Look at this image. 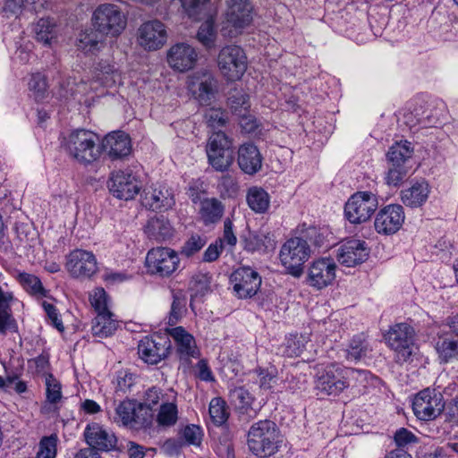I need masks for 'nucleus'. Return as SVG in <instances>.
<instances>
[{"mask_svg": "<svg viewBox=\"0 0 458 458\" xmlns=\"http://www.w3.org/2000/svg\"><path fill=\"white\" fill-rule=\"evenodd\" d=\"M330 234L326 227L310 226L303 232L304 240L308 242L310 241L315 246L321 247L327 242V237Z\"/></svg>", "mask_w": 458, "mask_h": 458, "instance_id": "obj_53", "label": "nucleus"}, {"mask_svg": "<svg viewBox=\"0 0 458 458\" xmlns=\"http://www.w3.org/2000/svg\"><path fill=\"white\" fill-rule=\"evenodd\" d=\"M181 3L190 18L199 20L209 16V0H181Z\"/></svg>", "mask_w": 458, "mask_h": 458, "instance_id": "obj_43", "label": "nucleus"}, {"mask_svg": "<svg viewBox=\"0 0 458 458\" xmlns=\"http://www.w3.org/2000/svg\"><path fill=\"white\" fill-rule=\"evenodd\" d=\"M98 137L91 131L78 129L72 131L65 139L64 147L68 155L83 165L92 164L101 155Z\"/></svg>", "mask_w": 458, "mask_h": 458, "instance_id": "obj_1", "label": "nucleus"}, {"mask_svg": "<svg viewBox=\"0 0 458 458\" xmlns=\"http://www.w3.org/2000/svg\"><path fill=\"white\" fill-rule=\"evenodd\" d=\"M145 233L149 240L162 242L174 236V229L165 216L159 215L148 219L145 226Z\"/></svg>", "mask_w": 458, "mask_h": 458, "instance_id": "obj_28", "label": "nucleus"}, {"mask_svg": "<svg viewBox=\"0 0 458 458\" xmlns=\"http://www.w3.org/2000/svg\"><path fill=\"white\" fill-rule=\"evenodd\" d=\"M84 437L89 446V448H92L97 452L114 450L117 445L115 435L96 422L87 425L84 430Z\"/></svg>", "mask_w": 458, "mask_h": 458, "instance_id": "obj_21", "label": "nucleus"}, {"mask_svg": "<svg viewBox=\"0 0 458 458\" xmlns=\"http://www.w3.org/2000/svg\"><path fill=\"white\" fill-rule=\"evenodd\" d=\"M46 386L47 400L50 403H56L59 402L62 398L61 384L52 374H48L47 376Z\"/></svg>", "mask_w": 458, "mask_h": 458, "instance_id": "obj_57", "label": "nucleus"}, {"mask_svg": "<svg viewBox=\"0 0 458 458\" xmlns=\"http://www.w3.org/2000/svg\"><path fill=\"white\" fill-rule=\"evenodd\" d=\"M89 301L97 314L110 311L108 296L103 288H96L89 295Z\"/></svg>", "mask_w": 458, "mask_h": 458, "instance_id": "obj_56", "label": "nucleus"}, {"mask_svg": "<svg viewBox=\"0 0 458 458\" xmlns=\"http://www.w3.org/2000/svg\"><path fill=\"white\" fill-rule=\"evenodd\" d=\"M58 437L55 434L43 437L38 444L36 458H55L57 453Z\"/></svg>", "mask_w": 458, "mask_h": 458, "instance_id": "obj_48", "label": "nucleus"}, {"mask_svg": "<svg viewBox=\"0 0 458 458\" xmlns=\"http://www.w3.org/2000/svg\"><path fill=\"white\" fill-rule=\"evenodd\" d=\"M311 256L309 243L302 237H292L281 247L279 259L288 274L300 277L303 266Z\"/></svg>", "mask_w": 458, "mask_h": 458, "instance_id": "obj_3", "label": "nucleus"}, {"mask_svg": "<svg viewBox=\"0 0 458 458\" xmlns=\"http://www.w3.org/2000/svg\"><path fill=\"white\" fill-rule=\"evenodd\" d=\"M335 263L332 259L322 258L314 260L308 269V284L318 290L330 285L335 278Z\"/></svg>", "mask_w": 458, "mask_h": 458, "instance_id": "obj_18", "label": "nucleus"}, {"mask_svg": "<svg viewBox=\"0 0 458 458\" xmlns=\"http://www.w3.org/2000/svg\"><path fill=\"white\" fill-rule=\"evenodd\" d=\"M216 35L214 21L211 18H208L200 25L197 33V38L203 46L211 48L215 45Z\"/></svg>", "mask_w": 458, "mask_h": 458, "instance_id": "obj_49", "label": "nucleus"}, {"mask_svg": "<svg viewBox=\"0 0 458 458\" xmlns=\"http://www.w3.org/2000/svg\"><path fill=\"white\" fill-rule=\"evenodd\" d=\"M405 219L403 208L399 204H390L378 211L374 226L377 233L392 235L402 227Z\"/></svg>", "mask_w": 458, "mask_h": 458, "instance_id": "obj_17", "label": "nucleus"}, {"mask_svg": "<svg viewBox=\"0 0 458 458\" xmlns=\"http://www.w3.org/2000/svg\"><path fill=\"white\" fill-rule=\"evenodd\" d=\"M305 338L293 335L286 340L285 354L289 357L300 356L305 349Z\"/></svg>", "mask_w": 458, "mask_h": 458, "instance_id": "obj_60", "label": "nucleus"}, {"mask_svg": "<svg viewBox=\"0 0 458 458\" xmlns=\"http://www.w3.org/2000/svg\"><path fill=\"white\" fill-rule=\"evenodd\" d=\"M118 328V321L111 311L97 314L92 320L93 335L106 338L112 335Z\"/></svg>", "mask_w": 458, "mask_h": 458, "instance_id": "obj_31", "label": "nucleus"}, {"mask_svg": "<svg viewBox=\"0 0 458 458\" xmlns=\"http://www.w3.org/2000/svg\"><path fill=\"white\" fill-rule=\"evenodd\" d=\"M231 398L238 409H241L244 411L250 410L254 415L256 414V411L251 409V404L254 401V398L250 393L243 386L235 387L233 390H232Z\"/></svg>", "mask_w": 458, "mask_h": 458, "instance_id": "obj_47", "label": "nucleus"}, {"mask_svg": "<svg viewBox=\"0 0 458 458\" xmlns=\"http://www.w3.org/2000/svg\"><path fill=\"white\" fill-rule=\"evenodd\" d=\"M101 34L95 29L81 30L77 38V47L84 52H94L101 43Z\"/></svg>", "mask_w": 458, "mask_h": 458, "instance_id": "obj_39", "label": "nucleus"}, {"mask_svg": "<svg viewBox=\"0 0 458 458\" xmlns=\"http://www.w3.org/2000/svg\"><path fill=\"white\" fill-rule=\"evenodd\" d=\"M197 60L195 48L186 43L174 44L167 51V63L175 71H189L195 66Z\"/></svg>", "mask_w": 458, "mask_h": 458, "instance_id": "obj_24", "label": "nucleus"}, {"mask_svg": "<svg viewBox=\"0 0 458 458\" xmlns=\"http://www.w3.org/2000/svg\"><path fill=\"white\" fill-rule=\"evenodd\" d=\"M415 331L408 323L392 326L385 338L387 345L394 352L396 362L407 361L412 354Z\"/></svg>", "mask_w": 458, "mask_h": 458, "instance_id": "obj_8", "label": "nucleus"}, {"mask_svg": "<svg viewBox=\"0 0 458 458\" xmlns=\"http://www.w3.org/2000/svg\"><path fill=\"white\" fill-rule=\"evenodd\" d=\"M206 152L209 165L217 172L227 171L233 163L232 140L221 131L211 134Z\"/></svg>", "mask_w": 458, "mask_h": 458, "instance_id": "obj_6", "label": "nucleus"}, {"mask_svg": "<svg viewBox=\"0 0 458 458\" xmlns=\"http://www.w3.org/2000/svg\"><path fill=\"white\" fill-rule=\"evenodd\" d=\"M100 150L106 152L112 159L122 158L131 152V140L124 132H111L104 138Z\"/></svg>", "mask_w": 458, "mask_h": 458, "instance_id": "obj_26", "label": "nucleus"}, {"mask_svg": "<svg viewBox=\"0 0 458 458\" xmlns=\"http://www.w3.org/2000/svg\"><path fill=\"white\" fill-rule=\"evenodd\" d=\"M16 279L30 295L38 297L47 296V292L44 288L41 280L37 276L26 272H19L16 276Z\"/></svg>", "mask_w": 458, "mask_h": 458, "instance_id": "obj_36", "label": "nucleus"}, {"mask_svg": "<svg viewBox=\"0 0 458 458\" xmlns=\"http://www.w3.org/2000/svg\"><path fill=\"white\" fill-rule=\"evenodd\" d=\"M412 151L409 141L396 142L390 147L387 152L388 161L392 165H404L405 162L411 157Z\"/></svg>", "mask_w": 458, "mask_h": 458, "instance_id": "obj_38", "label": "nucleus"}, {"mask_svg": "<svg viewBox=\"0 0 458 458\" xmlns=\"http://www.w3.org/2000/svg\"><path fill=\"white\" fill-rule=\"evenodd\" d=\"M216 62L221 74L227 81L240 80L247 70L245 52L236 45H227L222 47L217 55Z\"/></svg>", "mask_w": 458, "mask_h": 458, "instance_id": "obj_7", "label": "nucleus"}, {"mask_svg": "<svg viewBox=\"0 0 458 458\" xmlns=\"http://www.w3.org/2000/svg\"><path fill=\"white\" fill-rule=\"evenodd\" d=\"M378 206L377 197L370 191L352 194L344 206V216L351 224L367 222Z\"/></svg>", "mask_w": 458, "mask_h": 458, "instance_id": "obj_10", "label": "nucleus"}, {"mask_svg": "<svg viewBox=\"0 0 458 458\" xmlns=\"http://www.w3.org/2000/svg\"><path fill=\"white\" fill-rule=\"evenodd\" d=\"M254 7L250 0H231L225 13L222 33L229 38L242 34L252 23Z\"/></svg>", "mask_w": 458, "mask_h": 458, "instance_id": "obj_5", "label": "nucleus"}, {"mask_svg": "<svg viewBox=\"0 0 458 458\" xmlns=\"http://www.w3.org/2000/svg\"><path fill=\"white\" fill-rule=\"evenodd\" d=\"M171 350L169 338L162 335L143 337L138 344L139 357L147 364L157 365L167 358Z\"/></svg>", "mask_w": 458, "mask_h": 458, "instance_id": "obj_14", "label": "nucleus"}, {"mask_svg": "<svg viewBox=\"0 0 458 458\" xmlns=\"http://www.w3.org/2000/svg\"><path fill=\"white\" fill-rule=\"evenodd\" d=\"M445 403L441 391L434 388H425L413 398L412 410L420 420H433L444 411Z\"/></svg>", "mask_w": 458, "mask_h": 458, "instance_id": "obj_11", "label": "nucleus"}, {"mask_svg": "<svg viewBox=\"0 0 458 458\" xmlns=\"http://www.w3.org/2000/svg\"><path fill=\"white\" fill-rule=\"evenodd\" d=\"M94 79L104 87H113L121 82V73L114 64L101 61L96 67Z\"/></svg>", "mask_w": 458, "mask_h": 458, "instance_id": "obj_33", "label": "nucleus"}, {"mask_svg": "<svg viewBox=\"0 0 458 458\" xmlns=\"http://www.w3.org/2000/svg\"><path fill=\"white\" fill-rule=\"evenodd\" d=\"M36 39L44 45H50L52 39L55 36V24L49 18L40 19L34 29Z\"/></svg>", "mask_w": 458, "mask_h": 458, "instance_id": "obj_42", "label": "nucleus"}, {"mask_svg": "<svg viewBox=\"0 0 458 458\" xmlns=\"http://www.w3.org/2000/svg\"><path fill=\"white\" fill-rule=\"evenodd\" d=\"M29 89L32 92V95L37 101L44 99L47 89L45 76L41 73L32 74L29 81Z\"/></svg>", "mask_w": 458, "mask_h": 458, "instance_id": "obj_54", "label": "nucleus"}, {"mask_svg": "<svg viewBox=\"0 0 458 458\" xmlns=\"http://www.w3.org/2000/svg\"><path fill=\"white\" fill-rule=\"evenodd\" d=\"M437 350L442 362L447 363L458 360V340L444 338L437 343Z\"/></svg>", "mask_w": 458, "mask_h": 458, "instance_id": "obj_45", "label": "nucleus"}, {"mask_svg": "<svg viewBox=\"0 0 458 458\" xmlns=\"http://www.w3.org/2000/svg\"><path fill=\"white\" fill-rule=\"evenodd\" d=\"M394 441L397 445V449H403L411 444L418 442L417 437L409 429L401 428L397 429L394 435Z\"/></svg>", "mask_w": 458, "mask_h": 458, "instance_id": "obj_61", "label": "nucleus"}, {"mask_svg": "<svg viewBox=\"0 0 458 458\" xmlns=\"http://www.w3.org/2000/svg\"><path fill=\"white\" fill-rule=\"evenodd\" d=\"M135 412V402L124 400L115 408L114 422L120 423L124 427L132 428Z\"/></svg>", "mask_w": 458, "mask_h": 458, "instance_id": "obj_41", "label": "nucleus"}, {"mask_svg": "<svg viewBox=\"0 0 458 458\" xmlns=\"http://www.w3.org/2000/svg\"><path fill=\"white\" fill-rule=\"evenodd\" d=\"M230 281L235 294L242 299L254 296L261 284L260 276L250 267H242L234 270Z\"/></svg>", "mask_w": 458, "mask_h": 458, "instance_id": "obj_16", "label": "nucleus"}, {"mask_svg": "<svg viewBox=\"0 0 458 458\" xmlns=\"http://www.w3.org/2000/svg\"><path fill=\"white\" fill-rule=\"evenodd\" d=\"M136 38L138 45L144 50H159L168 38L166 26L159 20L145 21L137 30Z\"/></svg>", "mask_w": 458, "mask_h": 458, "instance_id": "obj_13", "label": "nucleus"}, {"mask_svg": "<svg viewBox=\"0 0 458 458\" xmlns=\"http://www.w3.org/2000/svg\"><path fill=\"white\" fill-rule=\"evenodd\" d=\"M276 240L274 235L267 231L260 230L256 233H249L243 238V249L250 252H266L275 249Z\"/></svg>", "mask_w": 458, "mask_h": 458, "instance_id": "obj_29", "label": "nucleus"}, {"mask_svg": "<svg viewBox=\"0 0 458 458\" xmlns=\"http://www.w3.org/2000/svg\"><path fill=\"white\" fill-rule=\"evenodd\" d=\"M143 204L152 210H168L175 204L173 191L164 184H159L152 191H145Z\"/></svg>", "mask_w": 458, "mask_h": 458, "instance_id": "obj_27", "label": "nucleus"}, {"mask_svg": "<svg viewBox=\"0 0 458 458\" xmlns=\"http://www.w3.org/2000/svg\"><path fill=\"white\" fill-rule=\"evenodd\" d=\"M206 244V240L198 234L191 235L183 244L181 253L187 258L199 252Z\"/></svg>", "mask_w": 458, "mask_h": 458, "instance_id": "obj_59", "label": "nucleus"}, {"mask_svg": "<svg viewBox=\"0 0 458 458\" xmlns=\"http://www.w3.org/2000/svg\"><path fill=\"white\" fill-rule=\"evenodd\" d=\"M37 0H5L3 7L4 14L9 18L17 17L21 13L22 10L35 4Z\"/></svg>", "mask_w": 458, "mask_h": 458, "instance_id": "obj_55", "label": "nucleus"}, {"mask_svg": "<svg viewBox=\"0 0 458 458\" xmlns=\"http://www.w3.org/2000/svg\"><path fill=\"white\" fill-rule=\"evenodd\" d=\"M94 29L101 36L117 37L126 28L127 20L120 8L113 4H102L93 12L91 18Z\"/></svg>", "mask_w": 458, "mask_h": 458, "instance_id": "obj_4", "label": "nucleus"}, {"mask_svg": "<svg viewBox=\"0 0 458 458\" xmlns=\"http://www.w3.org/2000/svg\"><path fill=\"white\" fill-rule=\"evenodd\" d=\"M250 208L257 214L266 213L270 206V196L262 187H250L246 195Z\"/></svg>", "mask_w": 458, "mask_h": 458, "instance_id": "obj_32", "label": "nucleus"}, {"mask_svg": "<svg viewBox=\"0 0 458 458\" xmlns=\"http://www.w3.org/2000/svg\"><path fill=\"white\" fill-rule=\"evenodd\" d=\"M317 395L337 396L347 389V382L344 381V366L331 363L324 371L318 374L314 382Z\"/></svg>", "mask_w": 458, "mask_h": 458, "instance_id": "obj_12", "label": "nucleus"}, {"mask_svg": "<svg viewBox=\"0 0 458 458\" xmlns=\"http://www.w3.org/2000/svg\"><path fill=\"white\" fill-rule=\"evenodd\" d=\"M407 172L405 165H392L390 164L386 176V183L392 186H398L405 178Z\"/></svg>", "mask_w": 458, "mask_h": 458, "instance_id": "obj_62", "label": "nucleus"}, {"mask_svg": "<svg viewBox=\"0 0 458 458\" xmlns=\"http://www.w3.org/2000/svg\"><path fill=\"white\" fill-rule=\"evenodd\" d=\"M369 352H371V348L366 336L363 334H360L354 335L350 341L348 348L346 349L345 358L349 361L357 362L367 357Z\"/></svg>", "mask_w": 458, "mask_h": 458, "instance_id": "obj_35", "label": "nucleus"}, {"mask_svg": "<svg viewBox=\"0 0 458 458\" xmlns=\"http://www.w3.org/2000/svg\"><path fill=\"white\" fill-rule=\"evenodd\" d=\"M344 381L347 382V388L366 387L371 374L369 370L356 369L344 366Z\"/></svg>", "mask_w": 458, "mask_h": 458, "instance_id": "obj_40", "label": "nucleus"}, {"mask_svg": "<svg viewBox=\"0 0 458 458\" xmlns=\"http://www.w3.org/2000/svg\"><path fill=\"white\" fill-rule=\"evenodd\" d=\"M237 163L244 174L254 175L262 168L263 157L255 144L246 142L239 146Z\"/></svg>", "mask_w": 458, "mask_h": 458, "instance_id": "obj_25", "label": "nucleus"}, {"mask_svg": "<svg viewBox=\"0 0 458 458\" xmlns=\"http://www.w3.org/2000/svg\"><path fill=\"white\" fill-rule=\"evenodd\" d=\"M134 420L132 428H147L148 427L153 419L152 410L148 408L141 403H137L135 402V412L133 414Z\"/></svg>", "mask_w": 458, "mask_h": 458, "instance_id": "obj_51", "label": "nucleus"}, {"mask_svg": "<svg viewBox=\"0 0 458 458\" xmlns=\"http://www.w3.org/2000/svg\"><path fill=\"white\" fill-rule=\"evenodd\" d=\"M210 276L208 273L198 272L191 276L190 289L195 295H204L210 288Z\"/></svg>", "mask_w": 458, "mask_h": 458, "instance_id": "obj_52", "label": "nucleus"}, {"mask_svg": "<svg viewBox=\"0 0 458 458\" xmlns=\"http://www.w3.org/2000/svg\"><path fill=\"white\" fill-rule=\"evenodd\" d=\"M178 420V408L173 402H163L157 411L156 421L159 427L169 428Z\"/></svg>", "mask_w": 458, "mask_h": 458, "instance_id": "obj_37", "label": "nucleus"}, {"mask_svg": "<svg viewBox=\"0 0 458 458\" xmlns=\"http://www.w3.org/2000/svg\"><path fill=\"white\" fill-rule=\"evenodd\" d=\"M185 310V301L176 295H174L171 310L168 316V324L174 326L182 318Z\"/></svg>", "mask_w": 458, "mask_h": 458, "instance_id": "obj_63", "label": "nucleus"}, {"mask_svg": "<svg viewBox=\"0 0 458 458\" xmlns=\"http://www.w3.org/2000/svg\"><path fill=\"white\" fill-rule=\"evenodd\" d=\"M16 323L12 316L10 306L0 307V334L6 335L8 330H14Z\"/></svg>", "mask_w": 458, "mask_h": 458, "instance_id": "obj_64", "label": "nucleus"}, {"mask_svg": "<svg viewBox=\"0 0 458 458\" xmlns=\"http://www.w3.org/2000/svg\"><path fill=\"white\" fill-rule=\"evenodd\" d=\"M182 436L188 445H199L202 441L203 430L198 425L190 424L182 429Z\"/></svg>", "mask_w": 458, "mask_h": 458, "instance_id": "obj_58", "label": "nucleus"}, {"mask_svg": "<svg viewBox=\"0 0 458 458\" xmlns=\"http://www.w3.org/2000/svg\"><path fill=\"white\" fill-rule=\"evenodd\" d=\"M369 253V248L364 241L350 239L339 246L336 258L339 263L352 267L364 262Z\"/></svg>", "mask_w": 458, "mask_h": 458, "instance_id": "obj_22", "label": "nucleus"}, {"mask_svg": "<svg viewBox=\"0 0 458 458\" xmlns=\"http://www.w3.org/2000/svg\"><path fill=\"white\" fill-rule=\"evenodd\" d=\"M209 415L217 426L225 424L229 418V411L226 403L220 397L213 398L209 403Z\"/></svg>", "mask_w": 458, "mask_h": 458, "instance_id": "obj_44", "label": "nucleus"}, {"mask_svg": "<svg viewBox=\"0 0 458 458\" xmlns=\"http://www.w3.org/2000/svg\"><path fill=\"white\" fill-rule=\"evenodd\" d=\"M178 253L168 247H157L149 250L146 256V267L150 275L169 277L179 267Z\"/></svg>", "mask_w": 458, "mask_h": 458, "instance_id": "obj_9", "label": "nucleus"}, {"mask_svg": "<svg viewBox=\"0 0 458 458\" xmlns=\"http://www.w3.org/2000/svg\"><path fill=\"white\" fill-rule=\"evenodd\" d=\"M188 88L201 105H208L215 96L216 81L210 72L204 70L191 77Z\"/></svg>", "mask_w": 458, "mask_h": 458, "instance_id": "obj_20", "label": "nucleus"}, {"mask_svg": "<svg viewBox=\"0 0 458 458\" xmlns=\"http://www.w3.org/2000/svg\"><path fill=\"white\" fill-rule=\"evenodd\" d=\"M429 192L426 182H415L401 191V200L406 207L418 208L427 201Z\"/></svg>", "mask_w": 458, "mask_h": 458, "instance_id": "obj_30", "label": "nucleus"}, {"mask_svg": "<svg viewBox=\"0 0 458 458\" xmlns=\"http://www.w3.org/2000/svg\"><path fill=\"white\" fill-rule=\"evenodd\" d=\"M223 212L224 207L216 199H205L200 202L199 216L206 225L217 223Z\"/></svg>", "mask_w": 458, "mask_h": 458, "instance_id": "obj_34", "label": "nucleus"}, {"mask_svg": "<svg viewBox=\"0 0 458 458\" xmlns=\"http://www.w3.org/2000/svg\"><path fill=\"white\" fill-rule=\"evenodd\" d=\"M109 191L117 199H131L140 191V185L130 171L114 172L108 182Z\"/></svg>", "mask_w": 458, "mask_h": 458, "instance_id": "obj_19", "label": "nucleus"}, {"mask_svg": "<svg viewBox=\"0 0 458 458\" xmlns=\"http://www.w3.org/2000/svg\"><path fill=\"white\" fill-rule=\"evenodd\" d=\"M204 119L208 127L213 130L224 127L227 123L226 112L221 108L211 107L205 111Z\"/></svg>", "mask_w": 458, "mask_h": 458, "instance_id": "obj_50", "label": "nucleus"}, {"mask_svg": "<svg viewBox=\"0 0 458 458\" xmlns=\"http://www.w3.org/2000/svg\"><path fill=\"white\" fill-rule=\"evenodd\" d=\"M228 105L232 111L238 115H242V112L248 111L250 107L249 96L242 89H237L230 92Z\"/></svg>", "mask_w": 458, "mask_h": 458, "instance_id": "obj_46", "label": "nucleus"}, {"mask_svg": "<svg viewBox=\"0 0 458 458\" xmlns=\"http://www.w3.org/2000/svg\"><path fill=\"white\" fill-rule=\"evenodd\" d=\"M65 268L74 278H89L98 271V262L93 252L76 249L66 256Z\"/></svg>", "mask_w": 458, "mask_h": 458, "instance_id": "obj_15", "label": "nucleus"}, {"mask_svg": "<svg viewBox=\"0 0 458 458\" xmlns=\"http://www.w3.org/2000/svg\"><path fill=\"white\" fill-rule=\"evenodd\" d=\"M168 334L174 341L176 354L181 361L189 363L191 359H197L200 356L195 338L184 327H176L170 328L168 329Z\"/></svg>", "mask_w": 458, "mask_h": 458, "instance_id": "obj_23", "label": "nucleus"}, {"mask_svg": "<svg viewBox=\"0 0 458 458\" xmlns=\"http://www.w3.org/2000/svg\"><path fill=\"white\" fill-rule=\"evenodd\" d=\"M279 431L276 424L269 420L254 423L248 432V446L259 457H267L278 450Z\"/></svg>", "mask_w": 458, "mask_h": 458, "instance_id": "obj_2", "label": "nucleus"}]
</instances>
